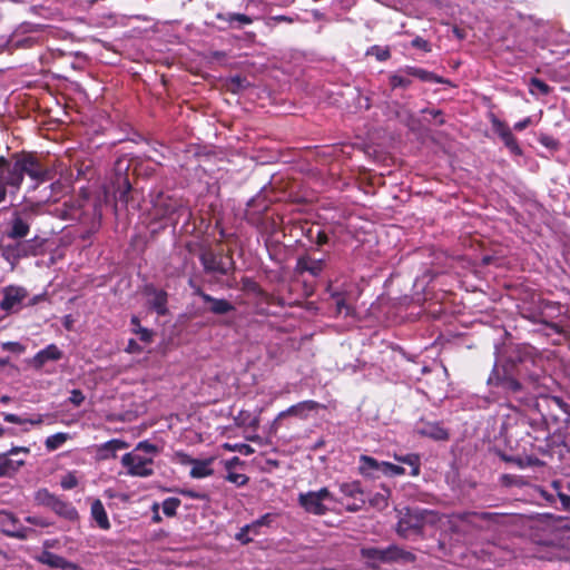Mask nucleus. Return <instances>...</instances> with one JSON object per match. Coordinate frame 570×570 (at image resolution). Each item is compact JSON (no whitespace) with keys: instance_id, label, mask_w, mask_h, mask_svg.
Wrapping results in <instances>:
<instances>
[{"instance_id":"obj_1","label":"nucleus","mask_w":570,"mask_h":570,"mask_svg":"<svg viewBox=\"0 0 570 570\" xmlns=\"http://www.w3.org/2000/svg\"><path fill=\"white\" fill-rule=\"evenodd\" d=\"M68 178V167L56 157L38 156L32 153L14 154L10 160L0 156V178Z\"/></svg>"},{"instance_id":"obj_2","label":"nucleus","mask_w":570,"mask_h":570,"mask_svg":"<svg viewBox=\"0 0 570 570\" xmlns=\"http://www.w3.org/2000/svg\"><path fill=\"white\" fill-rule=\"evenodd\" d=\"M527 362L521 355L507 358L501 365L494 364L488 385L501 387L507 394L519 395L525 390L522 382Z\"/></svg>"},{"instance_id":"obj_3","label":"nucleus","mask_w":570,"mask_h":570,"mask_svg":"<svg viewBox=\"0 0 570 570\" xmlns=\"http://www.w3.org/2000/svg\"><path fill=\"white\" fill-rule=\"evenodd\" d=\"M361 558L371 569H379L381 564L413 563L416 560L414 553L402 549L396 544L386 548L363 547L360 550Z\"/></svg>"},{"instance_id":"obj_4","label":"nucleus","mask_w":570,"mask_h":570,"mask_svg":"<svg viewBox=\"0 0 570 570\" xmlns=\"http://www.w3.org/2000/svg\"><path fill=\"white\" fill-rule=\"evenodd\" d=\"M299 505L311 514L324 515L332 510L331 504L336 503L334 494L327 489L322 488L317 491H308L298 494Z\"/></svg>"},{"instance_id":"obj_5","label":"nucleus","mask_w":570,"mask_h":570,"mask_svg":"<svg viewBox=\"0 0 570 570\" xmlns=\"http://www.w3.org/2000/svg\"><path fill=\"white\" fill-rule=\"evenodd\" d=\"M154 164L127 155L120 156L114 164L115 178H149Z\"/></svg>"},{"instance_id":"obj_6","label":"nucleus","mask_w":570,"mask_h":570,"mask_svg":"<svg viewBox=\"0 0 570 570\" xmlns=\"http://www.w3.org/2000/svg\"><path fill=\"white\" fill-rule=\"evenodd\" d=\"M16 242L12 244L1 245V256L12 266H14L21 258L36 256L40 253V248L42 246V242H39L38 238L32 239H14Z\"/></svg>"},{"instance_id":"obj_7","label":"nucleus","mask_w":570,"mask_h":570,"mask_svg":"<svg viewBox=\"0 0 570 570\" xmlns=\"http://www.w3.org/2000/svg\"><path fill=\"white\" fill-rule=\"evenodd\" d=\"M431 511L406 508L396 525V533L401 538H409L411 534H421L424 528L425 518Z\"/></svg>"},{"instance_id":"obj_8","label":"nucleus","mask_w":570,"mask_h":570,"mask_svg":"<svg viewBox=\"0 0 570 570\" xmlns=\"http://www.w3.org/2000/svg\"><path fill=\"white\" fill-rule=\"evenodd\" d=\"M204 271L209 274L228 275L235 269V263L232 256L215 254L206 250L199 256Z\"/></svg>"},{"instance_id":"obj_9","label":"nucleus","mask_w":570,"mask_h":570,"mask_svg":"<svg viewBox=\"0 0 570 570\" xmlns=\"http://www.w3.org/2000/svg\"><path fill=\"white\" fill-rule=\"evenodd\" d=\"M121 464L127 469V473L132 476L147 478L154 474L153 459L142 456L135 451L124 454Z\"/></svg>"},{"instance_id":"obj_10","label":"nucleus","mask_w":570,"mask_h":570,"mask_svg":"<svg viewBox=\"0 0 570 570\" xmlns=\"http://www.w3.org/2000/svg\"><path fill=\"white\" fill-rule=\"evenodd\" d=\"M190 287L194 289V295L199 296L205 304L208 305L207 311L215 315H227L232 312H235L236 307L225 298H216L207 293H205L200 286H197L189 282Z\"/></svg>"},{"instance_id":"obj_11","label":"nucleus","mask_w":570,"mask_h":570,"mask_svg":"<svg viewBox=\"0 0 570 570\" xmlns=\"http://www.w3.org/2000/svg\"><path fill=\"white\" fill-rule=\"evenodd\" d=\"M2 292L3 298L0 302V308L7 313L18 312L27 297L26 289L19 286H7Z\"/></svg>"},{"instance_id":"obj_12","label":"nucleus","mask_w":570,"mask_h":570,"mask_svg":"<svg viewBox=\"0 0 570 570\" xmlns=\"http://www.w3.org/2000/svg\"><path fill=\"white\" fill-rule=\"evenodd\" d=\"M19 452H23L28 454L30 452L29 448L24 446H13L7 453L0 454V478H10L12 476L22 465H24L23 460H14L9 458V455H16Z\"/></svg>"},{"instance_id":"obj_13","label":"nucleus","mask_w":570,"mask_h":570,"mask_svg":"<svg viewBox=\"0 0 570 570\" xmlns=\"http://www.w3.org/2000/svg\"><path fill=\"white\" fill-rule=\"evenodd\" d=\"M492 127L494 132L502 139L504 146L509 149V151L512 155L519 156L522 154V150L515 137L513 136L510 127L505 122L494 118L492 120Z\"/></svg>"},{"instance_id":"obj_14","label":"nucleus","mask_w":570,"mask_h":570,"mask_svg":"<svg viewBox=\"0 0 570 570\" xmlns=\"http://www.w3.org/2000/svg\"><path fill=\"white\" fill-rule=\"evenodd\" d=\"M36 560L42 564L48 566L52 569H61V570H78V564L68 561L61 556H58L51 551L43 550L40 554L36 557Z\"/></svg>"},{"instance_id":"obj_15","label":"nucleus","mask_w":570,"mask_h":570,"mask_svg":"<svg viewBox=\"0 0 570 570\" xmlns=\"http://www.w3.org/2000/svg\"><path fill=\"white\" fill-rule=\"evenodd\" d=\"M181 458L183 463H189L193 465L189 474L194 479H200L209 476L214 473V470L210 468L213 459L207 460H197L191 459L187 454H178Z\"/></svg>"},{"instance_id":"obj_16","label":"nucleus","mask_w":570,"mask_h":570,"mask_svg":"<svg viewBox=\"0 0 570 570\" xmlns=\"http://www.w3.org/2000/svg\"><path fill=\"white\" fill-rule=\"evenodd\" d=\"M325 267V261L313 258L308 255L301 256L296 262V272L299 274L309 273L312 276L317 277L322 274Z\"/></svg>"},{"instance_id":"obj_17","label":"nucleus","mask_w":570,"mask_h":570,"mask_svg":"<svg viewBox=\"0 0 570 570\" xmlns=\"http://www.w3.org/2000/svg\"><path fill=\"white\" fill-rule=\"evenodd\" d=\"M129 444L119 439H112L97 446V458L99 460L115 459L119 450L127 449Z\"/></svg>"},{"instance_id":"obj_18","label":"nucleus","mask_w":570,"mask_h":570,"mask_svg":"<svg viewBox=\"0 0 570 570\" xmlns=\"http://www.w3.org/2000/svg\"><path fill=\"white\" fill-rule=\"evenodd\" d=\"M320 406H321V404L315 401H312V400L303 401L295 405H292L291 407H288L285 411L281 412L277 416V420L283 419L287 415L306 419L308 412L317 410Z\"/></svg>"},{"instance_id":"obj_19","label":"nucleus","mask_w":570,"mask_h":570,"mask_svg":"<svg viewBox=\"0 0 570 570\" xmlns=\"http://www.w3.org/2000/svg\"><path fill=\"white\" fill-rule=\"evenodd\" d=\"M417 433L435 441H446L449 432L438 422H425L417 428Z\"/></svg>"},{"instance_id":"obj_20","label":"nucleus","mask_w":570,"mask_h":570,"mask_svg":"<svg viewBox=\"0 0 570 570\" xmlns=\"http://www.w3.org/2000/svg\"><path fill=\"white\" fill-rule=\"evenodd\" d=\"M62 357V352L57 345L50 344L46 348L39 351L32 358V365L41 368L49 361H58Z\"/></svg>"},{"instance_id":"obj_21","label":"nucleus","mask_w":570,"mask_h":570,"mask_svg":"<svg viewBox=\"0 0 570 570\" xmlns=\"http://www.w3.org/2000/svg\"><path fill=\"white\" fill-rule=\"evenodd\" d=\"M146 293L151 296L149 304L153 309L157 312L159 315H165L167 313V293L163 289H157L154 286H147Z\"/></svg>"},{"instance_id":"obj_22","label":"nucleus","mask_w":570,"mask_h":570,"mask_svg":"<svg viewBox=\"0 0 570 570\" xmlns=\"http://www.w3.org/2000/svg\"><path fill=\"white\" fill-rule=\"evenodd\" d=\"M400 71L406 76L415 77L424 82L443 83V79L441 77H438L433 72L423 68L405 66L404 68L400 69Z\"/></svg>"},{"instance_id":"obj_23","label":"nucleus","mask_w":570,"mask_h":570,"mask_svg":"<svg viewBox=\"0 0 570 570\" xmlns=\"http://www.w3.org/2000/svg\"><path fill=\"white\" fill-rule=\"evenodd\" d=\"M51 510L58 514L59 517L69 520V521H76L79 518L78 511L76 508L60 498H57L55 501V504L52 505Z\"/></svg>"},{"instance_id":"obj_24","label":"nucleus","mask_w":570,"mask_h":570,"mask_svg":"<svg viewBox=\"0 0 570 570\" xmlns=\"http://www.w3.org/2000/svg\"><path fill=\"white\" fill-rule=\"evenodd\" d=\"M91 517L97 522L98 527L102 530L110 529V522L105 510L102 502L99 499H96L91 503Z\"/></svg>"},{"instance_id":"obj_25","label":"nucleus","mask_w":570,"mask_h":570,"mask_svg":"<svg viewBox=\"0 0 570 570\" xmlns=\"http://www.w3.org/2000/svg\"><path fill=\"white\" fill-rule=\"evenodd\" d=\"M360 471L364 475L376 476L377 473L383 474L384 461L380 462L376 459L367 455H362L360 459Z\"/></svg>"},{"instance_id":"obj_26","label":"nucleus","mask_w":570,"mask_h":570,"mask_svg":"<svg viewBox=\"0 0 570 570\" xmlns=\"http://www.w3.org/2000/svg\"><path fill=\"white\" fill-rule=\"evenodd\" d=\"M30 230L29 224L22 219L20 216L13 217L11 220V227L7 230V237L10 239H22L24 238Z\"/></svg>"},{"instance_id":"obj_27","label":"nucleus","mask_w":570,"mask_h":570,"mask_svg":"<svg viewBox=\"0 0 570 570\" xmlns=\"http://www.w3.org/2000/svg\"><path fill=\"white\" fill-rule=\"evenodd\" d=\"M218 19L228 22V24L230 27H237V28L253 23V18L247 14H244V13L229 12V13H226L225 16L218 14Z\"/></svg>"},{"instance_id":"obj_28","label":"nucleus","mask_w":570,"mask_h":570,"mask_svg":"<svg viewBox=\"0 0 570 570\" xmlns=\"http://www.w3.org/2000/svg\"><path fill=\"white\" fill-rule=\"evenodd\" d=\"M236 463H239V459L237 456H235L232 460L226 462V469L228 470V474H227L226 479L229 482H232L238 487H242L248 482V478L245 474L230 471L232 468L234 466V464H236Z\"/></svg>"},{"instance_id":"obj_29","label":"nucleus","mask_w":570,"mask_h":570,"mask_svg":"<svg viewBox=\"0 0 570 570\" xmlns=\"http://www.w3.org/2000/svg\"><path fill=\"white\" fill-rule=\"evenodd\" d=\"M540 323L544 324L547 327L564 338L570 337V321L568 318L561 320L560 322H548L546 320H541Z\"/></svg>"},{"instance_id":"obj_30","label":"nucleus","mask_w":570,"mask_h":570,"mask_svg":"<svg viewBox=\"0 0 570 570\" xmlns=\"http://www.w3.org/2000/svg\"><path fill=\"white\" fill-rule=\"evenodd\" d=\"M390 490L387 488H382L381 492L374 493L370 499V504L377 509L384 510L389 505Z\"/></svg>"},{"instance_id":"obj_31","label":"nucleus","mask_w":570,"mask_h":570,"mask_svg":"<svg viewBox=\"0 0 570 570\" xmlns=\"http://www.w3.org/2000/svg\"><path fill=\"white\" fill-rule=\"evenodd\" d=\"M340 491L345 497L357 499L363 498V490L361 488V483L358 481L353 482H344L340 484Z\"/></svg>"},{"instance_id":"obj_32","label":"nucleus","mask_w":570,"mask_h":570,"mask_svg":"<svg viewBox=\"0 0 570 570\" xmlns=\"http://www.w3.org/2000/svg\"><path fill=\"white\" fill-rule=\"evenodd\" d=\"M3 420L6 422L14 423V424L30 423L32 425H40L43 422V417L41 414H38V415H36L33 417H29V419H23L16 414L3 413Z\"/></svg>"},{"instance_id":"obj_33","label":"nucleus","mask_w":570,"mask_h":570,"mask_svg":"<svg viewBox=\"0 0 570 570\" xmlns=\"http://www.w3.org/2000/svg\"><path fill=\"white\" fill-rule=\"evenodd\" d=\"M58 497L53 493L49 492L47 489H39L35 494V501L39 505L47 507L49 509L52 508L55 501Z\"/></svg>"},{"instance_id":"obj_34","label":"nucleus","mask_w":570,"mask_h":570,"mask_svg":"<svg viewBox=\"0 0 570 570\" xmlns=\"http://www.w3.org/2000/svg\"><path fill=\"white\" fill-rule=\"evenodd\" d=\"M522 360L527 362V370L523 371L522 381L528 382L532 386L539 385L540 377H541L540 371L539 370L530 371V368H529V363L534 366L533 360L528 358V357H522Z\"/></svg>"},{"instance_id":"obj_35","label":"nucleus","mask_w":570,"mask_h":570,"mask_svg":"<svg viewBox=\"0 0 570 570\" xmlns=\"http://www.w3.org/2000/svg\"><path fill=\"white\" fill-rule=\"evenodd\" d=\"M132 331L139 336V340L149 343L153 338V333L148 328L141 327L137 316L131 317Z\"/></svg>"},{"instance_id":"obj_36","label":"nucleus","mask_w":570,"mask_h":570,"mask_svg":"<svg viewBox=\"0 0 570 570\" xmlns=\"http://www.w3.org/2000/svg\"><path fill=\"white\" fill-rule=\"evenodd\" d=\"M397 461L402 463H406L411 466L410 474L412 476H417L420 474V458L417 454H407L404 456H397Z\"/></svg>"},{"instance_id":"obj_37","label":"nucleus","mask_w":570,"mask_h":570,"mask_svg":"<svg viewBox=\"0 0 570 570\" xmlns=\"http://www.w3.org/2000/svg\"><path fill=\"white\" fill-rule=\"evenodd\" d=\"M332 298L335 301L336 312L342 314L344 313L346 316L351 314L352 308L347 305L345 297L343 294L338 292L332 293Z\"/></svg>"},{"instance_id":"obj_38","label":"nucleus","mask_w":570,"mask_h":570,"mask_svg":"<svg viewBox=\"0 0 570 570\" xmlns=\"http://www.w3.org/2000/svg\"><path fill=\"white\" fill-rule=\"evenodd\" d=\"M403 72L399 71V73H393L390 76V86L395 88H407L411 85V79L403 76Z\"/></svg>"},{"instance_id":"obj_39","label":"nucleus","mask_w":570,"mask_h":570,"mask_svg":"<svg viewBox=\"0 0 570 570\" xmlns=\"http://www.w3.org/2000/svg\"><path fill=\"white\" fill-rule=\"evenodd\" d=\"M68 439V435L65 433H56L47 438L45 444L48 450H56L60 445H62Z\"/></svg>"},{"instance_id":"obj_40","label":"nucleus","mask_w":570,"mask_h":570,"mask_svg":"<svg viewBox=\"0 0 570 570\" xmlns=\"http://www.w3.org/2000/svg\"><path fill=\"white\" fill-rule=\"evenodd\" d=\"M179 505H180V500L179 499H177V498H167L163 502V512L167 517H174V515H176V511H177Z\"/></svg>"},{"instance_id":"obj_41","label":"nucleus","mask_w":570,"mask_h":570,"mask_svg":"<svg viewBox=\"0 0 570 570\" xmlns=\"http://www.w3.org/2000/svg\"><path fill=\"white\" fill-rule=\"evenodd\" d=\"M500 481H501L502 485L508 487V488H510V487L521 488L525 484V481L521 476L514 475V474H503V475H501Z\"/></svg>"},{"instance_id":"obj_42","label":"nucleus","mask_w":570,"mask_h":570,"mask_svg":"<svg viewBox=\"0 0 570 570\" xmlns=\"http://www.w3.org/2000/svg\"><path fill=\"white\" fill-rule=\"evenodd\" d=\"M530 91L532 94L540 92L541 95H548L550 91V87L539 78H532L530 81Z\"/></svg>"},{"instance_id":"obj_43","label":"nucleus","mask_w":570,"mask_h":570,"mask_svg":"<svg viewBox=\"0 0 570 570\" xmlns=\"http://www.w3.org/2000/svg\"><path fill=\"white\" fill-rule=\"evenodd\" d=\"M405 473V470L401 465H396L390 462H384L383 464V474L389 476L402 475Z\"/></svg>"},{"instance_id":"obj_44","label":"nucleus","mask_w":570,"mask_h":570,"mask_svg":"<svg viewBox=\"0 0 570 570\" xmlns=\"http://www.w3.org/2000/svg\"><path fill=\"white\" fill-rule=\"evenodd\" d=\"M538 140L541 145L550 150H557L560 146V142L557 139L546 134H541Z\"/></svg>"},{"instance_id":"obj_45","label":"nucleus","mask_w":570,"mask_h":570,"mask_svg":"<svg viewBox=\"0 0 570 570\" xmlns=\"http://www.w3.org/2000/svg\"><path fill=\"white\" fill-rule=\"evenodd\" d=\"M134 451L137 453L145 452V453H149V454H156V453H158L159 449L157 445H155L148 441H141L136 445Z\"/></svg>"},{"instance_id":"obj_46","label":"nucleus","mask_w":570,"mask_h":570,"mask_svg":"<svg viewBox=\"0 0 570 570\" xmlns=\"http://www.w3.org/2000/svg\"><path fill=\"white\" fill-rule=\"evenodd\" d=\"M60 484L65 490H71L78 485V480L73 473H67L62 476Z\"/></svg>"},{"instance_id":"obj_47","label":"nucleus","mask_w":570,"mask_h":570,"mask_svg":"<svg viewBox=\"0 0 570 570\" xmlns=\"http://www.w3.org/2000/svg\"><path fill=\"white\" fill-rule=\"evenodd\" d=\"M371 53L375 55L379 61H385L391 57L389 48H381L379 46H373L371 48Z\"/></svg>"},{"instance_id":"obj_48","label":"nucleus","mask_w":570,"mask_h":570,"mask_svg":"<svg viewBox=\"0 0 570 570\" xmlns=\"http://www.w3.org/2000/svg\"><path fill=\"white\" fill-rule=\"evenodd\" d=\"M7 535L11 537V538H16V539H19V540H24L28 538V532H29V529H26V528H11V530H6L4 531Z\"/></svg>"},{"instance_id":"obj_49","label":"nucleus","mask_w":570,"mask_h":570,"mask_svg":"<svg viewBox=\"0 0 570 570\" xmlns=\"http://www.w3.org/2000/svg\"><path fill=\"white\" fill-rule=\"evenodd\" d=\"M179 493L184 497H187L190 499H196V500H207L208 499V495L206 493L197 492L191 489H181V490H179Z\"/></svg>"},{"instance_id":"obj_50","label":"nucleus","mask_w":570,"mask_h":570,"mask_svg":"<svg viewBox=\"0 0 570 570\" xmlns=\"http://www.w3.org/2000/svg\"><path fill=\"white\" fill-rule=\"evenodd\" d=\"M411 46L414 47V48L421 49V50H423L425 52L431 51L430 43L425 39H423L422 37H415L411 41Z\"/></svg>"},{"instance_id":"obj_51","label":"nucleus","mask_w":570,"mask_h":570,"mask_svg":"<svg viewBox=\"0 0 570 570\" xmlns=\"http://www.w3.org/2000/svg\"><path fill=\"white\" fill-rule=\"evenodd\" d=\"M26 521L28 523H31L33 525H38V527H41V528H48V527L51 525L50 521H48L47 519L41 518V517H31V515H29V517L26 518Z\"/></svg>"},{"instance_id":"obj_52","label":"nucleus","mask_w":570,"mask_h":570,"mask_svg":"<svg viewBox=\"0 0 570 570\" xmlns=\"http://www.w3.org/2000/svg\"><path fill=\"white\" fill-rule=\"evenodd\" d=\"M85 401V395L80 390H72L71 394L69 396V402L72 403L75 406L81 405V403Z\"/></svg>"},{"instance_id":"obj_53","label":"nucleus","mask_w":570,"mask_h":570,"mask_svg":"<svg viewBox=\"0 0 570 570\" xmlns=\"http://www.w3.org/2000/svg\"><path fill=\"white\" fill-rule=\"evenodd\" d=\"M2 348L11 352L21 353L24 348L20 343L17 342H6L2 343Z\"/></svg>"},{"instance_id":"obj_54","label":"nucleus","mask_w":570,"mask_h":570,"mask_svg":"<svg viewBox=\"0 0 570 570\" xmlns=\"http://www.w3.org/2000/svg\"><path fill=\"white\" fill-rule=\"evenodd\" d=\"M532 122V119L531 117H527L518 122L514 124L513 128L514 130L517 131H522L524 130L525 128H528Z\"/></svg>"},{"instance_id":"obj_55","label":"nucleus","mask_w":570,"mask_h":570,"mask_svg":"<svg viewBox=\"0 0 570 570\" xmlns=\"http://www.w3.org/2000/svg\"><path fill=\"white\" fill-rule=\"evenodd\" d=\"M558 497L560 499L563 510L570 511V495L559 492Z\"/></svg>"},{"instance_id":"obj_56","label":"nucleus","mask_w":570,"mask_h":570,"mask_svg":"<svg viewBox=\"0 0 570 570\" xmlns=\"http://www.w3.org/2000/svg\"><path fill=\"white\" fill-rule=\"evenodd\" d=\"M249 530H250L249 525H246L245 528H243L242 531L239 532V534L237 535V539L242 540L244 542L250 541V539L247 537V533Z\"/></svg>"},{"instance_id":"obj_57","label":"nucleus","mask_w":570,"mask_h":570,"mask_svg":"<svg viewBox=\"0 0 570 570\" xmlns=\"http://www.w3.org/2000/svg\"><path fill=\"white\" fill-rule=\"evenodd\" d=\"M358 501H360V503H354L353 505H348L347 510L352 511V512L358 511L362 508V505L365 503V499L358 498Z\"/></svg>"},{"instance_id":"obj_58","label":"nucleus","mask_w":570,"mask_h":570,"mask_svg":"<svg viewBox=\"0 0 570 570\" xmlns=\"http://www.w3.org/2000/svg\"><path fill=\"white\" fill-rule=\"evenodd\" d=\"M328 242V236L324 232H320L317 234L316 243L317 245H324Z\"/></svg>"},{"instance_id":"obj_59","label":"nucleus","mask_w":570,"mask_h":570,"mask_svg":"<svg viewBox=\"0 0 570 570\" xmlns=\"http://www.w3.org/2000/svg\"><path fill=\"white\" fill-rule=\"evenodd\" d=\"M423 111H424V112L426 111V112L431 114L434 118H436V117H441V115H442L441 110H438V109H432V110H428V109H425V110H423ZM443 122H444L443 118H440V119L438 120V124H439V125H442Z\"/></svg>"},{"instance_id":"obj_60","label":"nucleus","mask_w":570,"mask_h":570,"mask_svg":"<svg viewBox=\"0 0 570 570\" xmlns=\"http://www.w3.org/2000/svg\"><path fill=\"white\" fill-rule=\"evenodd\" d=\"M128 351L129 352H139L140 347L134 340H130L128 343Z\"/></svg>"},{"instance_id":"obj_61","label":"nucleus","mask_w":570,"mask_h":570,"mask_svg":"<svg viewBox=\"0 0 570 570\" xmlns=\"http://www.w3.org/2000/svg\"><path fill=\"white\" fill-rule=\"evenodd\" d=\"M240 452H243L244 454H252L254 450L247 444H242Z\"/></svg>"},{"instance_id":"obj_62","label":"nucleus","mask_w":570,"mask_h":570,"mask_svg":"<svg viewBox=\"0 0 570 570\" xmlns=\"http://www.w3.org/2000/svg\"><path fill=\"white\" fill-rule=\"evenodd\" d=\"M276 21H283V22H292L293 19L287 16H276L273 18Z\"/></svg>"},{"instance_id":"obj_63","label":"nucleus","mask_w":570,"mask_h":570,"mask_svg":"<svg viewBox=\"0 0 570 570\" xmlns=\"http://www.w3.org/2000/svg\"><path fill=\"white\" fill-rule=\"evenodd\" d=\"M6 433L8 434H11L13 435L14 432L12 429H4L1 424H0V438L3 436Z\"/></svg>"},{"instance_id":"obj_64","label":"nucleus","mask_w":570,"mask_h":570,"mask_svg":"<svg viewBox=\"0 0 570 570\" xmlns=\"http://www.w3.org/2000/svg\"><path fill=\"white\" fill-rule=\"evenodd\" d=\"M3 180H0V202H2L4 199V196H6V187L2 183Z\"/></svg>"}]
</instances>
